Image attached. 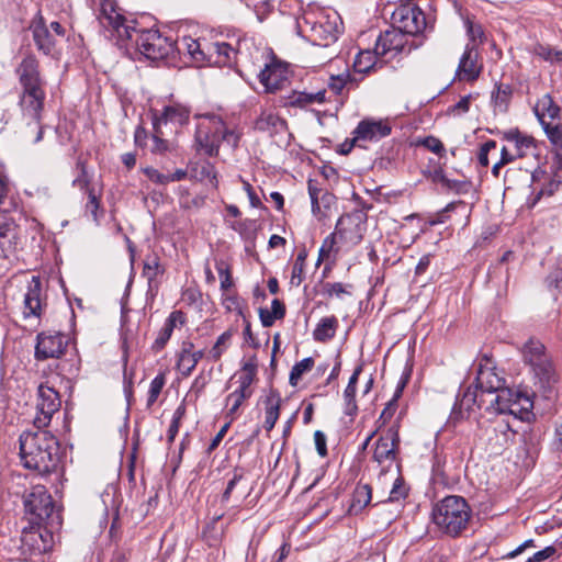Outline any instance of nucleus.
Masks as SVG:
<instances>
[{
    "instance_id": "obj_1",
    "label": "nucleus",
    "mask_w": 562,
    "mask_h": 562,
    "mask_svg": "<svg viewBox=\"0 0 562 562\" xmlns=\"http://www.w3.org/2000/svg\"><path fill=\"white\" fill-rule=\"evenodd\" d=\"M21 93L19 105L22 117L32 128L33 143H38L43 137L42 119L46 99V81L40 71L38 60L34 55H26L16 68Z\"/></svg>"
},
{
    "instance_id": "obj_2",
    "label": "nucleus",
    "mask_w": 562,
    "mask_h": 562,
    "mask_svg": "<svg viewBox=\"0 0 562 562\" xmlns=\"http://www.w3.org/2000/svg\"><path fill=\"white\" fill-rule=\"evenodd\" d=\"M58 442L48 431H24L20 436V457L23 465L40 474H48L58 464Z\"/></svg>"
},
{
    "instance_id": "obj_3",
    "label": "nucleus",
    "mask_w": 562,
    "mask_h": 562,
    "mask_svg": "<svg viewBox=\"0 0 562 562\" xmlns=\"http://www.w3.org/2000/svg\"><path fill=\"white\" fill-rule=\"evenodd\" d=\"M196 126L195 142L198 149L209 156H216L222 143L235 148L238 145L240 134L226 125L223 119L216 114L201 115Z\"/></svg>"
},
{
    "instance_id": "obj_4",
    "label": "nucleus",
    "mask_w": 562,
    "mask_h": 562,
    "mask_svg": "<svg viewBox=\"0 0 562 562\" xmlns=\"http://www.w3.org/2000/svg\"><path fill=\"white\" fill-rule=\"evenodd\" d=\"M432 522L447 536L457 537L468 527L471 508L461 496L450 495L438 502L431 513Z\"/></svg>"
},
{
    "instance_id": "obj_5",
    "label": "nucleus",
    "mask_w": 562,
    "mask_h": 562,
    "mask_svg": "<svg viewBox=\"0 0 562 562\" xmlns=\"http://www.w3.org/2000/svg\"><path fill=\"white\" fill-rule=\"evenodd\" d=\"M24 507L25 513L31 516L32 524L45 522L50 526L60 524L59 513L44 485H35L25 494Z\"/></svg>"
},
{
    "instance_id": "obj_6",
    "label": "nucleus",
    "mask_w": 562,
    "mask_h": 562,
    "mask_svg": "<svg viewBox=\"0 0 562 562\" xmlns=\"http://www.w3.org/2000/svg\"><path fill=\"white\" fill-rule=\"evenodd\" d=\"M138 52L150 60H160L173 50V43L162 36L157 30L133 32Z\"/></svg>"
},
{
    "instance_id": "obj_7",
    "label": "nucleus",
    "mask_w": 562,
    "mask_h": 562,
    "mask_svg": "<svg viewBox=\"0 0 562 562\" xmlns=\"http://www.w3.org/2000/svg\"><path fill=\"white\" fill-rule=\"evenodd\" d=\"M60 406L59 393L47 383H41L37 387L34 426L37 429L46 428L50 424L53 416L59 412Z\"/></svg>"
},
{
    "instance_id": "obj_8",
    "label": "nucleus",
    "mask_w": 562,
    "mask_h": 562,
    "mask_svg": "<svg viewBox=\"0 0 562 562\" xmlns=\"http://www.w3.org/2000/svg\"><path fill=\"white\" fill-rule=\"evenodd\" d=\"M524 361L529 364L541 382H550L554 370L542 342L529 339L521 349Z\"/></svg>"
},
{
    "instance_id": "obj_9",
    "label": "nucleus",
    "mask_w": 562,
    "mask_h": 562,
    "mask_svg": "<svg viewBox=\"0 0 562 562\" xmlns=\"http://www.w3.org/2000/svg\"><path fill=\"white\" fill-rule=\"evenodd\" d=\"M98 19L105 29H111L122 43L133 41L135 29L126 24L125 18L117 11L114 0H102Z\"/></svg>"
},
{
    "instance_id": "obj_10",
    "label": "nucleus",
    "mask_w": 562,
    "mask_h": 562,
    "mask_svg": "<svg viewBox=\"0 0 562 562\" xmlns=\"http://www.w3.org/2000/svg\"><path fill=\"white\" fill-rule=\"evenodd\" d=\"M191 110L189 106L171 102L162 108L160 114L155 113L153 117L154 131L162 133V128L170 126V132H177L189 122Z\"/></svg>"
},
{
    "instance_id": "obj_11",
    "label": "nucleus",
    "mask_w": 562,
    "mask_h": 562,
    "mask_svg": "<svg viewBox=\"0 0 562 562\" xmlns=\"http://www.w3.org/2000/svg\"><path fill=\"white\" fill-rule=\"evenodd\" d=\"M395 27L403 34L417 35L426 29V16L424 12L415 5L400 7L393 13Z\"/></svg>"
},
{
    "instance_id": "obj_12",
    "label": "nucleus",
    "mask_w": 562,
    "mask_h": 562,
    "mask_svg": "<svg viewBox=\"0 0 562 562\" xmlns=\"http://www.w3.org/2000/svg\"><path fill=\"white\" fill-rule=\"evenodd\" d=\"M339 16L334 13L333 16H321L317 21L311 23L308 38L314 45L329 46L335 43L340 33Z\"/></svg>"
},
{
    "instance_id": "obj_13",
    "label": "nucleus",
    "mask_w": 562,
    "mask_h": 562,
    "mask_svg": "<svg viewBox=\"0 0 562 562\" xmlns=\"http://www.w3.org/2000/svg\"><path fill=\"white\" fill-rule=\"evenodd\" d=\"M398 443L400 437L397 426H391L378 439L373 451V460L378 462L383 470L395 462Z\"/></svg>"
},
{
    "instance_id": "obj_14",
    "label": "nucleus",
    "mask_w": 562,
    "mask_h": 562,
    "mask_svg": "<svg viewBox=\"0 0 562 562\" xmlns=\"http://www.w3.org/2000/svg\"><path fill=\"white\" fill-rule=\"evenodd\" d=\"M66 346L67 339L61 333H41L37 335L35 358L37 360L59 358L64 355Z\"/></svg>"
},
{
    "instance_id": "obj_15",
    "label": "nucleus",
    "mask_w": 562,
    "mask_h": 562,
    "mask_svg": "<svg viewBox=\"0 0 562 562\" xmlns=\"http://www.w3.org/2000/svg\"><path fill=\"white\" fill-rule=\"evenodd\" d=\"M290 71L285 64L272 61L266 65L259 74L260 83L266 92H276L284 88L289 82Z\"/></svg>"
},
{
    "instance_id": "obj_16",
    "label": "nucleus",
    "mask_w": 562,
    "mask_h": 562,
    "mask_svg": "<svg viewBox=\"0 0 562 562\" xmlns=\"http://www.w3.org/2000/svg\"><path fill=\"white\" fill-rule=\"evenodd\" d=\"M43 297L42 281L37 276H33L27 281L24 300H23V315L25 318L34 316L41 317L45 306Z\"/></svg>"
},
{
    "instance_id": "obj_17",
    "label": "nucleus",
    "mask_w": 562,
    "mask_h": 562,
    "mask_svg": "<svg viewBox=\"0 0 562 562\" xmlns=\"http://www.w3.org/2000/svg\"><path fill=\"white\" fill-rule=\"evenodd\" d=\"M34 525L30 528H24L21 542L30 554H42L50 549L53 536L48 530Z\"/></svg>"
},
{
    "instance_id": "obj_18",
    "label": "nucleus",
    "mask_w": 562,
    "mask_h": 562,
    "mask_svg": "<svg viewBox=\"0 0 562 562\" xmlns=\"http://www.w3.org/2000/svg\"><path fill=\"white\" fill-rule=\"evenodd\" d=\"M483 69L479 52L473 46H465L456 69V79L472 82L479 78Z\"/></svg>"
},
{
    "instance_id": "obj_19",
    "label": "nucleus",
    "mask_w": 562,
    "mask_h": 562,
    "mask_svg": "<svg viewBox=\"0 0 562 562\" xmlns=\"http://www.w3.org/2000/svg\"><path fill=\"white\" fill-rule=\"evenodd\" d=\"M504 384V379L496 373L494 368L481 366L475 379V391L472 393L469 389L464 397H471L473 402H476L479 391L481 393H496Z\"/></svg>"
},
{
    "instance_id": "obj_20",
    "label": "nucleus",
    "mask_w": 562,
    "mask_h": 562,
    "mask_svg": "<svg viewBox=\"0 0 562 562\" xmlns=\"http://www.w3.org/2000/svg\"><path fill=\"white\" fill-rule=\"evenodd\" d=\"M391 133V126L386 120H362L353 132V144L360 142L379 140Z\"/></svg>"
},
{
    "instance_id": "obj_21",
    "label": "nucleus",
    "mask_w": 562,
    "mask_h": 562,
    "mask_svg": "<svg viewBox=\"0 0 562 562\" xmlns=\"http://www.w3.org/2000/svg\"><path fill=\"white\" fill-rule=\"evenodd\" d=\"M407 44V36L395 26L382 33L375 43L376 53L381 58H392L402 52Z\"/></svg>"
},
{
    "instance_id": "obj_22",
    "label": "nucleus",
    "mask_w": 562,
    "mask_h": 562,
    "mask_svg": "<svg viewBox=\"0 0 562 562\" xmlns=\"http://www.w3.org/2000/svg\"><path fill=\"white\" fill-rule=\"evenodd\" d=\"M239 52L226 42H214L207 45V63L218 67H232L237 63Z\"/></svg>"
},
{
    "instance_id": "obj_23",
    "label": "nucleus",
    "mask_w": 562,
    "mask_h": 562,
    "mask_svg": "<svg viewBox=\"0 0 562 562\" xmlns=\"http://www.w3.org/2000/svg\"><path fill=\"white\" fill-rule=\"evenodd\" d=\"M502 137L513 145L518 158L526 157L537 148L536 139L531 135L520 132L518 128L505 131Z\"/></svg>"
},
{
    "instance_id": "obj_24",
    "label": "nucleus",
    "mask_w": 562,
    "mask_h": 562,
    "mask_svg": "<svg viewBox=\"0 0 562 562\" xmlns=\"http://www.w3.org/2000/svg\"><path fill=\"white\" fill-rule=\"evenodd\" d=\"M34 43L38 50L52 55L55 48V35L49 31L42 16L33 20L31 24Z\"/></svg>"
},
{
    "instance_id": "obj_25",
    "label": "nucleus",
    "mask_w": 562,
    "mask_h": 562,
    "mask_svg": "<svg viewBox=\"0 0 562 562\" xmlns=\"http://www.w3.org/2000/svg\"><path fill=\"white\" fill-rule=\"evenodd\" d=\"M335 232L340 240L349 245H358L362 240V229L356 218L349 214L339 217Z\"/></svg>"
},
{
    "instance_id": "obj_26",
    "label": "nucleus",
    "mask_w": 562,
    "mask_h": 562,
    "mask_svg": "<svg viewBox=\"0 0 562 562\" xmlns=\"http://www.w3.org/2000/svg\"><path fill=\"white\" fill-rule=\"evenodd\" d=\"M186 323V315L181 311H173L167 317L162 328L159 330L157 338L153 344V349L158 352L165 348L168 340L171 338L176 327L183 326Z\"/></svg>"
},
{
    "instance_id": "obj_27",
    "label": "nucleus",
    "mask_w": 562,
    "mask_h": 562,
    "mask_svg": "<svg viewBox=\"0 0 562 562\" xmlns=\"http://www.w3.org/2000/svg\"><path fill=\"white\" fill-rule=\"evenodd\" d=\"M203 356L204 352L202 350H194V346L191 341H183L177 361L178 370L183 376H189Z\"/></svg>"
},
{
    "instance_id": "obj_28",
    "label": "nucleus",
    "mask_w": 562,
    "mask_h": 562,
    "mask_svg": "<svg viewBox=\"0 0 562 562\" xmlns=\"http://www.w3.org/2000/svg\"><path fill=\"white\" fill-rule=\"evenodd\" d=\"M255 128L269 135L279 134L286 130V122L273 110H262L255 122Z\"/></svg>"
},
{
    "instance_id": "obj_29",
    "label": "nucleus",
    "mask_w": 562,
    "mask_h": 562,
    "mask_svg": "<svg viewBox=\"0 0 562 562\" xmlns=\"http://www.w3.org/2000/svg\"><path fill=\"white\" fill-rule=\"evenodd\" d=\"M18 232L14 224L0 222V257L9 258L16 249Z\"/></svg>"
},
{
    "instance_id": "obj_30",
    "label": "nucleus",
    "mask_w": 562,
    "mask_h": 562,
    "mask_svg": "<svg viewBox=\"0 0 562 562\" xmlns=\"http://www.w3.org/2000/svg\"><path fill=\"white\" fill-rule=\"evenodd\" d=\"M263 428L269 432L273 429L280 416L282 398L277 391L271 390L265 398Z\"/></svg>"
},
{
    "instance_id": "obj_31",
    "label": "nucleus",
    "mask_w": 562,
    "mask_h": 562,
    "mask_svg": "<svg viewBox=\"0 0 562 562\" xmlns=\"http://www.w3.org/2000/svg\"><path fill=\"white\" fill-rule=\"evenodd\" d=\"M207 42H201L191 36H183L178 42V49L187 53L194 61L204 63L207 60Z\"/></svg>"
},
{
    "instance_id": "obj_32",
    "label": "nucleus",
    "mask_w": 562,
    "mask_h": 562,
    "mask_svg": "<svg viewBox=\"0 0 562 562\" xmlns=\"http://www.w3.org/2000/svg\"><path fill=\"white\" fill-rule=\"evenodd\" d=\"M372 499V490L369 484H358L352 493V498L348 513L359 515L370 504Z\"/></svg>"
},
{
    "instance_id": "obj_33",
    "label": "nucleus",
    "mask_w": 562,
    "mask_h": 562,
    "mask_svg": "<svg viewBox=\"0 0 562 562\" xmlns=\"http://www.w3.org/2000/svg\"><path fill=\"white\" fill-rule=\"evenodd\" d=\"M326 102V90L321 89L316 92L294 91L290 98L289 103L295 106H307L311 104H323Z\"/></svg>"
},
{
    "instance_id": "obj_34",
    "label": "nucleus",
    "mask_w": 562,
    "mask_h": 562,
    "mask_svg": "<svg viewBox=\"0 0 562 562\" xmlns=\"http://www.w3.org/2000/svg\"><path fill=\"white\" fill-rule=\"evenodd\" d=\"M533 111L541 125H543V123H547L546 117L554 120L559 116L560 108L550 94H544L537 101Z\"/></svg>"
},
{
    "instance_id": "obj_35",
    "label": "nucleus",
    "mask_w": 562,
    "mask_h": 562,
    "mask_svg": "<svg viewBox=\"0 0 562 562\" xmlns=\"http://www.w3.org/2000/svg\"><path fill=\"white\" fill-rule=\"evenodd\" d=\"M257 374V364L255 361L246 362L240 373L238 374V387L235 390L236 392L250 397L252 395L251 384L255 381Z\"/></svg>"
},
{
    "instance_id": "obj_36",
    "label": "nucleus",
    "mask_w": 562,
    "mask_h": 562,
    "mask_svg": "<svg viewBox=\"0 0 562 562\" xmlns=\"http://www.w3.org/2000/svg\"><path fill=\"white\" fill-rule=\"evenodd\" d=\"M338 319L335 316L323 317L316 325L313 337L316 341H328L336 335Z\"/></svg>"
},
{
    "instance_id": "obj_37",
    "label": "nucleus",
    "mask_w": 562,
    "mask_h": 562,
    "mask_svg": "<svg viewBox=\"0 0 562 562\" xmlns=\"http://www.w3.org/2000/svg\"><path fill=\"white\" fill-rule=\"evenodd\" d=\"M506 414L524 419L525 415L532 408V401L528 395L516 391L514 401L509 406H506Z\"/></svg>"
},
{
    "instance_id": "obj_38",
    "label": "nucleus",
    "mask_w": 562,
    "mask_h": 562,
    "mask_svg": "<svg viewBox=\"0 0 562 562\" xmlns=\"http://www.w3.org/2000/svg\"><path fill=\"white\" fill-rule=\"evenodd\" d=\"M378 57H380V54L376 53V47H374V50L359 52L353 61L355 71L359 74L369 72L376 65Z\"/></svg>"
},
{
    "instance_id": "obj_39",
    "label": "nucleus",
    "mask_w": 562,
    "mask_h": 562,
    "mask_svg": "<svg viewBox=\"0 0 562 562\" xmlns=\"http://www.w3.org/2000/svg\"><path fill=\"white\" fill-rule=\"evenodd\" d=\"M338 238V235H336V232L327 236L318 251V259L316 265L318 266L323 261H329L333 263L336 260L338 248L336 247V239Z\"/></svg>"
},
{
    "instance_id": "obj_40",
    "label": "nucleus",
    "mask_w": 562,
    "mask_h": 562,
    "mask_svg": "<svg viewBox=\"0 0 562 562\" xmlns=\"http://www.w3.org/2000/svg\"><path fill=\"white\" fill-rule=\"evenodd\" d=\"M355 86H357V80L349 72L331 76L328 82L329 89L338 95L341 94L345 89L349 90Z\"/></svg>"
},
{
    "instance_id": "obj_41",
    "label": "nucleus",
    "mask_w": 562,
    "mask_h": 562,
    "mask_svg": "<svg viewBox=\"0 0 562 562\" xmlns=\"http://www.w3.org/2000/svg\"><path fill=\"white\" fill-rule=\"evenodd\" d=\"M465 27L467 34L469 36V43L467 44V46H473L474 48L477 49V47L486 41V36L482 25L475 23L470 19H467Z\"/></svg>"
},
{
    "instance_id": "obj_42",
    "label": "nucleus",
    "mask_w": 562,
    "mask_h": 562,
    "mask_svg": "<svg viewBox=\"0 0 562 562\" xmlns=\"http://www.w3.org/2000/svg\"><path fill=\"white\" fill-rule=\"evenodd\" d=\"M516 391L503 386L496 392L494 400L495 411L499 414H506V406H509L515 398Z\"/></svg>"
},
{
    "instance_id": "obj_43",
    "label": "nucleus",
    "mask_w": 562,
    "mask_h": 562,
    "mask_svg": "<svg viewBox=\"0 0 562 562\" xmlns=\"http://www.w3.org/2000/svg\"><path fill=\"white\" fill-rule=\"evenodd\" d=\"M314 366L312 358H304L294 364L290 372L289 382L292 386H296L304 373L311 371Z\"/></svg>"
},
{
    "instance_id": "obj_44",
    "label": "nucleus",
    "mask_w": 562,
    "mask_h": 562,
    "mask_svg": "<svg viewBox=\"0 0 562 562\" xmlns=\"http://www.w3.org/2000/svg\"><path fill=\"white\" fill-rule=\"evenodd\" d=\"M306 251L302 250L297 254L295 261L293 263L292 273L290 283L293 286H299L303 279H304V267H305V260H306Z\"/></svg>"
},
{
    "instance_id": "obj_45",
    "label": "nucleus",
    "mask_w": 562,
    "mask_h": 562,
    "mask_svg": "<svg viewBox=\"0 0 562 562\" xmlns=\"http://www.w3.org/2000/svg\"><path fill=\"white\" fill-rule=\"evenodd\" d=\"M187 407L184 402H182L175 411L171 424L169 426L167 438L169 442H172L179 431L182 419L186 416Z\"/></svg>"
},
{
    "instance_id": "obj_46",
    "label": "nucleus",
    "mask_w": 562,
    "mask_h": 562,
    "mask_svg": "<svg viewBox=\"0 0 562 562\" xmlns=\"http://www.w3.org/2000/svg\"><path fill=\"white\" fill-rule=\"evenodd\" d=\"M159 273H161L159 258L157 256L147 257L144 262L143 276L151 283Z\"/></svg>"
},
{
    "instance_id": "obj_47",
    "label": "nucleus",
    "mask_w": 562,
    "mask_h": 562,
    "mask_svg": "<svg viewBox=\"0 0 562 562\" xmlns=\"http://www.w3.org/2000/svg\"><path fill=\"white\" fill-rule=\"evenodd\" d=\"M542 127L550 143L558 148H562V125L559 123H543Z\"/></svg>"
},
{
    "instance_id": "obj_48",
    "label": "nucleus",
    "mask_w": 562,
    "mask_h": 562,
    "mask_svg": "<svg viewBox=\"0 0 562 562\" xmlns=\"http://www.w3.org/2000/svg\"><path fill=\"white\" fill-rule=\"evenodd\" d=\"M232 338V334L229 331H224L216 340L215 345L210 350V358L213 361L220 360L223 352L226 350L228 342Z\"/></svg>"
},
{
    "instance_id": "obj_49",
    "label": "nucleus",
    "mask_w": 562,
    "mask_h": 562,
    "mask_svg": "<svg viewBox=\"0 0 562 562\" xmlns=\"http://www.w3.org/2000/svg\"><path fill=\"white\" fill-rule=\"evenodd\" d=\"M165 385V376L164 374H158L155 376L149 386L148 397H147V406L150 407L157 401L162 387Z\"/></svg>"
},
{
    "instance_id": "obj_50",
    "label": "nucleus",
    "mask_w": 562,
    "mask_h": 562,
    "mask_svg": "<svg viewBox=\"0 0 562 562\" xmlns=\"http://www.w3.org/2000/svg\"><path fill=\"white\" fill-rule=\"evenodd\" d=\"M165 135V130L162 128V133H158L155 131L154 135L151 136V145H150V151L154 154H165L168 150H170V144L168 140L164 139L162 136Z\"/></svg>"
},
{
    "instance_id": "obj_51",
    "label": "nucleus",
    "mask_w": 562,
    "mask_h": 562,
    "mask_svg": "<svg viewBox=\"0 0 562 562\" xmlns=\"http://www.w3.org/2000/svg\"><path fill=\"white\" fill-rule=\"evenodd\" d=\"M517 158H518V156H516L515 153H512L506 146H504L501 149L499 160L492 168L493 176L497 178L499 176L502 167H504L507 164L513 162Z\"/></svg>"
},
{
    "instance_id": "obj_52",
    "label": "nucleus",
    "mask_w": 562,
    "mask_h": 562,
    "mask_svg": "<svg viewBox=\"0 0 562 562\" xmlns=\"http://www.w3.org/2000/svg\"><path fill=\"white\" fill-rule=\"evenodd\" d=\"M408 488L406 487L404 480L397 476L394 480L393 487L390 492L389 501L398 502L407 496Z\"/></svg>"
},
{
    "instance_id": "obj_53",
    "label": "nucleus",
    "mask_w": 562,
    "mask_h": 562,
    "mask_svg": "<svg viewBox=\"0 0 562 562\" xmlns=\"http://www.w3.org/2000/svg\"><path fill=\"white\" fill-rule=\"evenodd\" d=\"M249 397H247L246 395L244 394H240L236 391L232 392L227 397H226V404L227 405H231L229 408H228V416H231L232 418H234V416L237 414L239 407L241 406V404L248 400Z\"/></svg>"
},
{
    "instance_id": "obj_54",
    "label": "nucleus",
    "mask_w": 562,
    "mask_h": 562,
    "mask_svg": "<svg viewBox=\"0 0 562 562\" xmlns=\"http://www.w3.org/2000/svg\"><path fill=\"white\" fill-rule=\"evenodd\" d=\"M216 270L220 276L221 280V289L226 291L233 285V279L229 272L228 267L225 265V262L221 261L216 265Z\"/></svg>"
},
{
    "instance_id": "obj_55",
    "label": "nucleus",
    "mask_w": 562,
    "mask_h": 562,
    "mask_svg": "<svg viewBox=\"0 0 562 562\" xmlns=\"http://www.w3.org/2000/svg\"><path fill=\"white\" fill-rule=\"evenodd\" d=\"M344 397L346 402V411L349 415L353 414L357 411L356 405V386L348 384L344 392Z\"/></svg>"
},
{
    "instance_id": "obj_56",
    "label": "nucleus",
    "mask_w": 562,
    "mask_h": 562,
    "mask_svg": "<svg viewBox=\"0 0 562 562\" xmlns=\"http://www.w3.org/2000/svg\"><path fill=\"white\" fill-rule=\"evenodd\" d=\"M100 209V199L94 190H88V202L86 204L87 212H90L94 221H98V211Z\"/></svg>"
},
{
    "instance_id": "obj_57",
    "label": "nucleus",
    "mask_w": 562,
    "mask_h": 562,
    "mask_svg": "<svg viewBox=\"0 0 562 562\" xmlns=\"http://www.w3.org/2000/svg\"><path fill=\"white\" fill-rule=\"evenodd\" d=\"M532 53L535 56H537L546 61L554 63V49L551 48L550 46L537 44L533 47Z\"/></svg>"
},
{
    "instance_id": "obj_58",
    "label": "nucleus",
    "mask_w": 562,
    "mask_h": 562,
    "mask_svg": "<svg viewBox=\"0 0 562 562\" xmlns=\"http://www.w3.org/2000/svg\"><path fill=\"white\" fill-rule=\"evenodd\" d=\"M496 148V142L495 140H487L485 142L479 151L477 159L481 166L487 167L488 166V154L491 150Z\"/></svg>"
},
{
    "instance_id": "obj_59",
    "label": "nucleus",
    "mask_w": 562,
    "mask_h": 562,
    "mask_svg": "<svg viewBox=\"0 0 562 562\" xmlns=\"http://www.w3.org/2000/svg\"><path fill=\"white\" fill-rule=\"evenodd\" d=\"M422 144L430 151L441 156L445 153L443 144L440 139L434 136L426 137Z\"/></svg>"
},
{
    "instance_id": "obj_60",
    "label": "nucleus",
    "mask_w": 562,
    "mask_h": 562,
    "mask_svg": "<svg viewBox=\"0 0 562 562\" xmlns=\"http://www.w3.org/2000/svg\"><path fill=\"white\" fill-rule=\"evenodd\" d=\"M143 172L150 181H153L156 184H167L168 183L167 175L161 173L160 171H158L157 169H155L153 167L144 168Z\"/></svg>"
},
{
    "instance_id": "obj_61",
    "label": "nucleus",
    "mask_w": 562,
    "mask_h": 562,
    "mask_svg": "<svg viewBox=\"0 0 562 562\" xmlns=\"http://www.w3.org/2000/svg\"><path fill=\"white\" fill-rule=\"evenodd\" d=\"M314 441H315V447H316L317 453L321 457H326L327 456V446H326L325 434L321 430H316L314 432Z\"/></svg>"
},
{
    "instance_id": "obj_62",
    "label": "nucleus",
    "mask_w": 562,
    "mask_h": 562,
    "mask_svg": "<svg viewBox=\"0 0 562 562\" xmlns=\"http://www.w3.org/2000/svg\"><path fill=\"white\" fill-rule=\"evenodd\" d=\"M555 553L554 547H546L543 550L536 552L532 557H530L526 562H543L547 559L551 558Z\"/></svg>"
},
{
    "instance_id": "obj_63",
    "label": "nucleus",
    "mask_w": 562,
    "mask_h": 562,
    "mask_svg": "<svg viewBox=\"0 0 562 562\" xmlns=\"http://www.w3.org/2000/svg\"><path fill=\"white\" fill-rule=\"evenodd\" d=\"M78 166L81 168V173L72 181V186L88 192L91 189L89 188V179L85 166L82 164H78Z\"/></svg>"
},
{
    "instance_id": "obj_64",
    "label": "nucleus",
    "mask_w": 562,
    "mask_h": 562,
    "mask_svg": "<svg viewBox=\"0 0 562 562\" xmlns=\"http://www.w3.org/2000/svg\"><path fill=\"white\" fill-rule=\"evenodd\" d=\"M324 289L326 294H328L329 296H340L341 294L347 292L345 285L340 282L326 283Z\"/></svg>"
}]
</instances>
